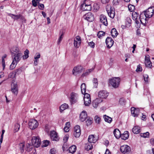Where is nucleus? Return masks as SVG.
I'll return each mask as SVG.
<instances>
[{
    "label": "nucleus",
    "instance_id": "nucleus-33",
    "mask_svg": "<svg viewBox=\"0 0 154 154\" xmlns=\"http://www.w3.org/2000/svg\"><path fill=\"white\" fill-rule=\"evenodd\" d=\"M82 93V94H84L86 92V85L84 83L82 84L81 86Z\"/></svg>",
    "mask_w": 154,
    "mask_h": 154
},
{
    "label": "nucleus",
    "instance_id": "nucleus-52",
    "mask_svg": "<svg viewBox=\"0 0 154 154\" xmlns=\"http://www.w3.org/2000/svg\"><path fill=\"white\" fill-rule=\"evenodd\" d=\"M22 69L21 68H20L18 69H15L14 70V72L16 74H20L22 72Z\"/></svg>",
    "mask_w": 154,
    "mask_h": 154
},
{
    "label": "nucleus",
    "instance_id": "nucleus-27",
    "mask_svg": "<svg viewBox=\"0 0 154 154\" xmlns=\"http://www.w3.org/2000/svg\"><path fill=\"white\" fill-rule=\"evenodd\" d=\"M69 106L67 104L64 103L60 107V111L61 112L67 109Z\"/></svg>",
    "mask_w": 154,
    "mask_h": 154
},
{
    "label": "nucleus",
    "instance_id": "nucleus-10",
    "mask_svg": "<svg viewBox=\"0 0 154 154\" xmlns=\"http://www.w3.org/2000/svg\"><path fill=\"white\" fill-rule=\"evenodd\" d=\"M121 152L124 154L129 153L131 151V149L127 145H124L121 146L120 148Z\"/></svg>",
    "mask_w": 154,
    "mask_h": 154
},
{
    "label": "nucleus",
    "instance_id": "nucleus-29",
    "mask_svg": "<svg viewBox=\"0 0 154 154\" xmlns=\"http://www.w3.org/2000/svg\"><path fill=\"white\" fill-rule=\"evenodd\" d=\"M84 104L86 106H88L91 103V98H84Z\"/></svg>",
    "mask_w": 154,
    "mask_h": 154
},
{
    "label": "nucleus",
    "instance_id": "nucleus-56",
    "mask_svg": "<svg viewBox=\"0 0 154 154\" xmlns=\"http://www.w3.org/2000/svg\"><path fill=\"white\" fill-rule=\"evenodd\" d=\"M56 150L54 148H52L50 150V153L51 154H55Z\"/></svg>",
    "mask_w": 154,
    "mask_h": 154
},
{
    "label": "nucleus",
    "instance_id": "nucleus-37",
    "mask_svg": "<svg viewBox=\"0 0 154 154\" xmlns=\"http://www.w3.org/2000/svg\"><path fill=\"white\" fill-rule=\"evenodd\" d=\"M29 51L28 49H26L24 51V55L23 56V58L24 59H26L29 56Z\"/></svg>",
    "mask_w": 154,
    "mask_h": 154
},
{
    "label": "nucleus",
    "instance_id": "nucleus-18",
    "mask_svg": "<svg viewBox=\"0 0 154 154\" xmlns=\"http://www.w3.org/2000/svg\"><path fill=\"white\" fill-rule=\"evenodd\" d=\"M98 139V137L97 135H89L88 138V140L90 143H95Z\"/></svg>",
    "mask_w": 154,
    "mask_h": 154
},
{
    "label": "nucleus",
    "instance_id": "nucleus-61",
    "mask_svg": "<svg viewBox=\"0 0 154 154\" xmlns=\"http://www.w3.org/2000/svg\"><path fill=\"white\" fill-rule=\"evenodd\" d=\"M38 7L40 9L42 10L44 8V5L42 4L39 3V5H38Z\"/></svg>",
    "mask_w": 154,
    "mask_h": 154
},
{
    "label": "nucleus",
    "instance_id": "nucleus-40",
    "mask_svg": "<svg viewBox=\"0 0 154 154\" xmlns=\"http://www.w3.org/2000/svg\"><path fill=\"white\" fill-rule=\"evenodd\" d=\"M92 119L91 118H88L87 120L86 121V125L87 126H89L91 125L92 123Z\"/></svg>",
    "mask_w": 154,
    "mask_h": 154
},
{
    "label": "nucleus",
    "instance_id": "nucleus-23",
    "mask_svg": "<svg viewBox=\"0 0 154 154\" xmlns=\"http://www.w3.org/2000/svg\"><path fill=\"white\" fill-rule=\"evenodd\" d=\"M140 131V128L138 126H134L132 129L133 132L135 134H139Z\"/></svg>",
    "mask_w": 154,
    "mask_h": 154
},
{
    "label": "nucleus",
    "instance_id": "nucleus-60",
    "mask_svg": "<svg viewBox=\"0 0 154 154\" xmlns=\"http://www.w3.org/2000/svg\"><path fill=\"white\" fill-rule=\"evenodd\" d=\"M126 136L125 137V135H124V136H121V138L122 140H125L127 139H128L129 138V135H126Z\"/></svg>",
    "mask_w": 154,
    "mask_h": 154
},
{
    "label": "nucleus",
    "instance_id": "nucleus-12",
    "mask_svg": "<svg viewBox=\"0 0 154 154\" xmlns=\"http://www.w3.org/2000/svg\"><path fill=\"white\" fill-rule=\"evenodd\" d=\"M83 18L89 22H92L94 20L93 14L91 12L85 14L83 17Z\"/></svg>",
    "mask_w": 154,
    "mask_h": 154
},
{
    "label": "nucleus",
    "instance_id": "nucleus-8",
    "mask_svg": "<svg viewBox=\"0 0 154 154\" xmlns=\"http://www.w3.org/2000/svg\"><path fill=\"white\" fill-rule=\"evenodd\" d=\"M83 67L81 66L78 65L74 68L72 70V74L75 76L81 72Z\"/></svg>",
    "mask_w": 154,
    "mask_h": 154
},
{
    "label": "nucleus",
    "instance_id": "nucleus-14",
    "mask_svg": "<svg viewBox=\"0 0 154 154\" xmlns=\"http://www.w3.org/2000/svg\"><path fill=\"white\" fill-rule=\"evenodd\" d=\"M108 95V93L105 90L100 91L98 92V96L100 98H106Z\"/></svg>",
    "mask_w": 154,
    "mask_h": 154
},
{
    "label": "nucleus",
    "instance_id": "nucleus-16",
    "mask_svg": "<svg viewBox=\"0 0 154 154\" xmlns=\"http://www.w3.org/2000/svg\"><path fill=\"white\" fill-rule=\"evenodd\" d=\"M131 112L132 116L134 117L137 116L140 112L139 109L135 108L134 107L131 108Z\"/></svg>",
    "mask_w": 154,
    "mask_h": 154
},
{
    "label": "nucleus",
    "instance_id": "nucleus-55",
    "mask_svg": "<svg viewBox=\"0 0 154 154\" xmlns=\"http://www.w3.org/2000/svg\"><path fill=\"white\" fill-rule=\"evenodd\" d=\"M142 68L141 66V65L140 64H139L137 66V68L136 69V71L137 72H141L142 71Z\"/></svg>",
    "mask_w": 154,
    "mask_h": 154
},
{
    "label": "nucleus",
    "instance_id": "nucleus-48",
    "mask_svg": "<svg viewBox=\"0 0 154 154\" xmlns=\"http://www.w3.org/2000/svg\"><path fill=\"white\" fill-rule=\"evenodd\" d=\"M113 134L114 135H120L121 133L119 129L116 128L113 131Z\"/></svg>",
    "mask_w": 154,
    "mask_h": 154
},
{
    "label": "nucleus",
    "instance_id": "nucleus-64",
    "mask_svg": "<svg viewBox=\"0 0 154 154\" xmlns=\"http://www.w3.org/2000/svg\"><path fill=\"white\" fill-rule=\"evenodd\" d=\"M69 138V137L66 136V137H64L63 138V140L64 143H66L67 142Z\"/></svg>",
    "mask_w": 154,
    "mask_h": 154
},
{
    "label": "nucleus",
    "instance_id": "nucleus-54",
    "mask_svg": "<svg viewBox=\"0 0 154 154\" xmlns=\"http://www.w3.org/2000/svg\"><path fill=\"white\" fill-rule=\"evenodd\" d=\"M40 57V54L39 53H37L35 55L34 57V59L36 60H38V59H39Z\"/></svg>",
    "mask_w": 154,
    "mask_h": 154
},
{
    "label": "nucleus",
    "instance_id": "nucleus-24",
    "mask_svg": "<svg viewBox=\"0 0 154 154\" xmlns=\"http://www.w3.org/2000/svg\"><path fill=\"white\" fill-rule=\"evenodd\" d=\"M77 134L78 135L81 134V130L80 127L78 125L75 126L74 128V134Z\"/></svg>",
    "mask_w": 154,
    "mask_h": 154
},
{
    "label": "nucleus",
    "instance_id": "nucleus-43",
    "mask_svg": "<svg viewBox=\"0 0 154 154\" xmlns=\"http://www.w3.org/2000/svg\"><path fill=\"white\" fill-rule=\"evenodd\" d=\"M6 56H3L2 57V65L3 67V70H4L5 66V60L4 59V58L6 57Z\"/></svg>",
    "mask_w": 154,
    "mask_h": 154
},
{
    "label": "nucleus",
    "instance_id": "nucleus-35",
    "mask_svg": "<svg viewBox=\"0 0 154 154\" xmlns=\"http://www.w3.org/2000/svg\"><path fill=\"white\" fill-rule=\"evenodd\" d=\"M26 148L25 149L28 152L30 151L33 148V146L32 144L28 143L26 145Z\"/></svg>",
    "mask_w": 154,
    "mask_h": 154
},
{
    "label": "nucleus",
    "instance_id": "nucleus-49",
    "mask_svg": "<svg viewBox=\"0 0 154 154\" xmlns=\"http://www.w3.org/2000/svg\"><path fill=\"white\" fill-rule=\"evenodd\" d=\"M50 141L48 140H44L42 144V146L43 147H46L48 146Z\"/></svg>",
    "mask_w": 154,
    "mask_h": 154
},
{
    "label": "nucleus",
    "instance_id": "nucleus-22",
    "mask_svg": "<svg viewBox=\"0 0 154 154\" xmlns=\"http://www.w3.org/2000/svg\"><path fill=\"white\" fill-rule=\"evenodd\" d=\"M102 100L100 99H96L94 100L92 102V106L95 108L98 106L99 104L102 101Z\"/></svg>",
    "mask_w": 154,
    "mask_h": 154
},
{
    "label": "nucleus",
    "instance_id": "nucleus-25",
    "mask_svg": "<svg viewBox=\"0 0 154 154\" xmlns=\"http://www.w3.org/2000/svg\"><path fill=\"white\" fill-rule=\"evenodd\" d=\"M103 117L106 122L110 123L112 122V118L106 115H104Z\"/></svg>",
    "mask_w": 154,
    "mask_h": 154
},
{
    "label": "nucleus",
    "instance_id": "nucleus-9",
    "mask_svg": "<svg viewBox=\"0 0 154 154\" xmlns=\"http://www.w3.org/2000/svg\"><path fill=\"white\" fill-rule=\"evenodd\" d=\"M12 83L11 84V91L16 95H17L18 91V85L16 82H13L12 80Z\"/></svg>",
    "mask_w": 154,
    "mask_h": 154
},
{
    "label": "nucleus",
    "instance_id": "nucleus-26",
    "mask_svg": "<svg viewBox=\"0 0 154 154\" xmlns=\"http://www.w3.org/2000/svg\"><path fill=\"white\" fill-rule=\"evenodd\" d=\"M76 146L75 145H73L69 147V152L73 154L76 151Z\"/></svg>",
    "mask_w": 154,
    "mask_h": 154
},
{
    "label": "nucleus",
    "instance_id": "nucleus-7",
    "mask_svg": "<svg viewBox=\"0 0 154 154\" xmlns=\"http://www.w3.org/2000/svg\"><path fill=\"white\" fill-rule=\"evenodd\" d=\"M78 95L74 92H72L69 97V100L71 104H74L77 101Z\"/></svg>",
    "mask_w": 154,
    "mask_h": 154
},
{
    "label": "nucleus",
    "instance_id": "nucleus-28",
    "mask_svg": "<svg viewBox=\"0 0 154 154\" xmlns=\"http://www.w3.org/2000/svg\"><path fill=\"white\" fill-rule=\"evenodd\" d=\"M94 68H91L87 70L85 72H84L82 75V76L84 77L88 75L94 70Z\"/></svg>",
    "mask_w": 154,
    "mask_h": 154
},
{
    "label": "nucleus",
    "instance_id": "nucleus-19",
    "mask_svg": "<svg viewBox=\"0 0 154 154\" xmlns=\"http://www.w3.org/2000/svg\"><path fill=\"white\" fill-rule=\"evenodd\" d=\"M100 20L101 23L106 26L108 25V22L106 16L103 15H101L100 16Z\"/></svg>",
    "mask_w": 154,
    "mask_h": 154
},
{
    "label": "nucleus",
    "instance_id": "nucleus-13",
    "mask_svg": "<svg viewBox=\"0 0 154 154\" xmlns=\"http://www.w3.org/2000/svg\"><path fill=\"white\" fill-rule=\"evenodd\" d=\"M106 43L107 48H110L113 45L114 41L111 38L107 37L106 40Z\"/></svg>",
    "mask_w": 154,
    "mask_h": 154
},
{
    "label": "nucleus",
    "instance_id": "nucleus-21",
    "mask_svg": "<svg viewBox=\"0 0 154 154\" xmlns=\"http://www.w3.org/2000/svg\"><path fill=\"white\" fill-rule=\"evenodd\" d=\"M132 17L133 19L135 21L136 23L137 24L139 23V21L137 20L138 17L139 16V14L138 12H134L132 13Z\"/></svg>",
    "mask_w": 154,
    "mask_h": 154
},
{
    "label": "nucleus",
    "instance_id": "nucleus-30",
    "mask_svg": "<svg viewBox=\"0 0 154 154\" xmlns=\"http://www.w3.org/2000/svg\"><path fill=\"white\" fill-rule=\"evenodd\" d=\"M93 148L92 145L91 143L86 144L85 146V149L87 151Z\"/></svg>",
    "mask_w": 154,
    "mask_h": 154
},
{
    "label": "nucleus",
    "instance_id": "nucleus-34",
    "mask_svg": "<svg viewBox=\"0 0 154 154\" xmlns=\"http://www.w3.org/2000/svg\"><path fill=\"white\" fill-rule=\"evenodd\" d=\"M50 138L51 140L56 141H58L60 139L58 135H50Z\"/></svg>",
    "mask_w": 154,
    "mask_h": 154
},
{
    "label": "nucleus",
    "instance_id": "nucleus-6",
    "mask_svg": "<svg viewBox=\"0 0 154 154\" xmlns=\"http://www.w3.org/2000/svg\"><path fill=\"white\" fill-rule=\"evenodd\" d=\"M154 13V7H152L149 8L146 11L143 13L145 14L146 17L148 18L151 17L153 14Z\"/></svg>",
    "mask_w": 154,
    "mask_h": 154
},
{
    "label": "nucleus",
    "instance_id": "nucleus-1",
    "mask_svg": "<svg viewBox=\"0 0 154 154\" xmlns=\"http://www.w3.org/2000/svg\"><path fill=\"white\" fill-rule=\"evenodd\" d=\"M13 60L18 63L21 60L22 54L17 47L13 48L11 50Z\"/></svg>",
    "mask_w": 154,
    "mask_h": 154
},
{
    "label": "nucleus",
    "instance_id": "nucleus-39",
    "mask_svg": "<svg viewBox=\"0 0 154 154\" xmlns=\"http://www.w3.org/2000/svg\"><path fill=\"white\" fill-rule=\"evenodd\" d=\"M17 63V62L13 60L10 66V69L11 70L14 69L16 67Z\"/></svg>",
    "mask_w": 154,
    "mask_h": 154
},
{
    "label": "nucleus",
    "instance_id": "nucleus-62",
    "mask_svg": "<svg viewBox=\"0 0 154 154\" xmlns=\"http://www.w3.org/2000/svg\"><path fill=\"white\" fill-rule=\"evenodd\" d=\"M32 5L34 7H36L37 6V3L35 0H32Z\"/></svg>",
    "mask_w": 154,
    "mask_h": 154
},
{
    "label": "nucleus",
    "instance_id": "nucleus-11",
    "mask_svg": "<svg viewBox=\"0 0 154 154\" xmlns=\"http://www.w3.org/2000/svg\"><path fill=\"white\" fill-rule=\"evenodd\" d=\"M145 14L143 13L140 14L139 17V19L141 23L144 26H146V23H147V20Z\"/></svg>",
    "mask_w": 154,
    "mask_h": 154
},
{
    "label": "nucleus",
    "instance_id": "nucleus-58",
    "mask_svg": "<svg viewBox=\"0 0 154 154\" xmlns=\"http://www.w3.org/2000/svg\"><path fill=\"white\" fill-rule=\"evenodd\" d=\"M88 45L92 48H94L95 46V44L93 42L88 43Z\"/></svg>",
    "mask_w": 154,
    "mask_h": 154
},
{
    "label": "nucleus",
    "instance_id": "nucleus-5",
    "mask_svg": "<svg viewBox=\"0 0 154 154\" xmlns=\"http://www.w3.org/2000/svg\"><path fill=\"white\" fill-rule=\"evenodd\" d=\"M28 124L30 128L33 130L38 127V123L35 119H31L29 120Z\"/></svg>",
    "mask_w": 154,
    "mask_h": 154
},
{
    "label": "nucleus",
    "instance_id": "nucleus-57",
    "mask_svg": "<svg viewBox=\"0 0 154 154\" xmlns=\"http://www.w3.org/2000/svg\"><path fill=\"white\" fill-rule=\"evenodd\" d=\"M63 37V34H62L60 36L58 40V44H59L60 43L61 41H62V38Z\"/></svg>",
    "mask_w": 154,
    "mask_h": 154
},
{
    "label": "nucleus",
    "instance_id": "nucleus-50",
    "mask_svg": "<svg viewBox=\"0 0 154 154\" xmlns=\"http://www.w3.org/2000/svg\"><path fill=\"white\" fill-rule=\"evenodd\" d=\"M16 74L14 72L10 73L8 75V78H15Z\"/></svg>",
    "mask_w": 154,
    "mask_h": 154
},
{
    "label": "nucleus",
    "instance_id": "nucleus-63",
    "mask_svg": "<svg viewBox=\"0 0 154 154\" xmlns=\"http://www.w3.org/2000/svg\"><path fill=\"white\" fill-rule=\"evenodd\" d=\"M120 0H113V3L114 5H117L119 2V1Z\"/></svg>",
    "mask_w": 154,
    "mask_h": 154
},
{
    "label": "nucleus",
    "instance_id": "nucleus-3",
    "mask_svg": "<svg viewBox=\"0 0 154 154\" xmlns=\"http://www.w3.org/2000/svg\"><path fill=\"white\" fill-rule=\"evenodd\" d=\"M109 16L112 18H113L115 16V9L110 5H107L106 8Z\"/></svg>",
    "mask_w": 154,
    "mask_h": 154
},
{
    "label": "nucleus",
    "instance_id": "nucleus-20",
    "mask_svg": "<svg viewBox=\"0 0 154 154\" xmlns=\"http://www.w3.org/2000/svg\"><path fill=\"white\" fill-rule=\"evenodd\" d=\"M87 117V115L85 111H83L80 115V119L82 122H84Z\"/></svg>",
    "mask_w": 154,
    "mask_h": 154
},
{
    "label": "nucleus",
    "instance_id": "nucleus-42",
    "mask_svg": "<svg viewBox=\"0 0 154 154\" xmlns=\"http://www.w3.org/2000/svg\"><path fill=\"white\" fill-rule=\"evenodd\" d=\"M105 32L103 31H100L98 32L97 35L98 38H100L105 35Z\"/></svg>",
    "mask_w": 154,
    "mask_h": 154
},
{
    "label": "nucleus",
    "instance_id": "nucleus-4",
    "mask_svg": "<svg viewBox=\"0 0 154 154\" xmlns=\"http://www.w3.org/2000/svg\"><path fill=\"white\" fill-rule=\"evenodd\" d=\"M31 142L32 145L35 147H39L41 145V140L38 136L32 137Z\"/></svg>",
    "mask_w": 154,
    "mask_h": 154
},
{
    "label": "nucleus",
    "instance_id": "nucleus-46",
    "mask_svg": "<svg viewBox=\"0 0 154 154\" xmlns=\"http://www.w3.org/2000/svg\"><path fill=\"white\" fill-rule=\"evenodd\" d=\"M20 15V14L16 15L11 14L10 15L12 18L14 19V20H17L19 19Z\"/></svg>",
    "mask_w": 154,
    "mask_h": 154
},
{
    "label": "nucleus",
    "instance_id": "nucleus-51",
    "mask_svg": "<svg viewBox=\"0 0 154 154\" xmlns=\"http://www.w3.org/2000/svg\"><path fill=\"white\" fill-rule=\"evenodd\" d=\"M129 10L131 12L132 11L135 9V7L133 5H128Z\"/></svg>",
    "mask_w": 154,
    "mask_h": 154
},
{
    "label": "nucleus",
    "instance_id": "nucleus-2",
    "mask_svg": "<svg viewBox=\"0 0 154 154\" xmlns=\"http://www.w3.org/2000/svg\"><path fill=\"white\" fill-rule=\"evenodd\" d=\"M110 84L114 88H118L120 84V79L119 77H114L109 80Z\"/></svg>",
    "mask_w": 154,
    "mask_h": 154
},
{
    "label": "nucleus",
    "instance_id": "nucleus-47",
    "mask_svg": "<svg viewBox=\"0 0 154 154\" xmlns=\"http://www.w3.org/2000/svg\"><path fill=\"white\" fill-rule=\"evenodd\" d=\"M20 127V125L18 123H16L14 127V131L15 132L17 131L19 129Z\"/></svg>",
    "mask_w": 154,
    "mask_h": 154
},
{
    "label": "nucleus",
    "instance_id": "nucleus-59",
    "mask_svg": "<svg viewBox=\"0 0 154 154\" xmlns=\"http://www.w3.org/2000/svg\"><path fill=\"white\" fill-rule=\"evenodd\" d=\"M148 75L147 74H145L143 75L144 80L145 82H148Z\"/></svg>",
    "mask_w": 154,
    "mask_h": 154
},
{
    "label": "nucleus",
    "instance_id": "nucleus-53",
    "mask_svg": "<svg viewBox=\"0 0 154 154\" xmlns=\"http://www.w3.org/2000/svg\"><path fill=\"white\" fill-rule=\"evenodd\" d=\"M95 120L96 123L99 124L100 122V118L98 116H96L95 117Z\"/></svg>",
    "mask_w": 154,
    "mask_h": 154
},
{
    "label": "nucleus",
    "instance_id": "nucleus-15",
    "mask_svg": "<svg viewBox=\"0 0 154 154\" xmlns=\"http://www.w3.org/2000/svg\"><path fill=\"white\" fill-rule=\"evenodd\" d=\"M81 41L80 37L77 36L74 39V44L75 47L78 48L81 43Z\"/></svg>",
    "mask_w": 154,
    "mask_h": 154
},
{
    "label": "nucleus",
    "instance_id": "nucleus-45",
    "mask_svg": "<svg viewBox=\"0 0 154 154\" xmlns=\"http://www.w3.org/2000/svg\"><path fill=\"white\" fill-rule=\"evenodd\" d=\"M145 64L146 66L151 68L152 66V63L150 60L145 61Z\"/></svg>",
    "mask_w": 154,
    "mask_h": 154
},
{
    "label": "nucleus",
    "instance_id": "nucleus-32",
    "mask_svg": "<svg viewBox=\"0 0 154 154\" xmlns=\"http://www.w3.org/2000/svg\"><path fill=\"white\" fill-rule=\"evenodd\" d=\"M66 126L64 128V132H68L69 130V128L70 126V123L69 122H66L65 124Z\"/></svg>",
    "mask_w": 154,
    "mask_h": 154
},
{
    "label": "nucleus",
    "instance_id": "nucleus-41",
    "mask_svg": "<svg viewBox=\"0 0 154 154\" xmlns=\"http://www.w3.org/2000/svg\"><path fill=\"white\" fill-rule=\"evenodd\" d=\"M20 149L21 153L23 152L24 149V144L23 143H21L19 144Z\"/></svg>",
    "mask_w": 154,
    "mask_h": 154
},
{
    "label": "nucleus",
    "instance_id": "nucleus-38",
    "mask_svg": "<svg viewBox=\"0 0 154 154\" xmlns=\"http://www.w3.org/2000/svg\"><path fill=\"white\" fill-rule=\"evenodd\" d=\"M93 85V87L94 88H97L98 83V80L96 78H94L92 80Z\"/></svg>",
    "mask_w": 154,
    "mask_h": 154
},
{
    "label": "nucleus",
    "instance_id": "nucleus-36",
    "mask_svg": "<svg viewBox=\"0 0 154 154\" xmlns=\"http://www.w3.org/2000/svg\"><path fill=\"white\" fill-rule=\"evenodd\" d=\"M50 128V125L48 124H46L45 126L44 129V131L46 132L47 134H48L49 133Z\"/></svg>",
    "mask_w": 154,
    "mask_h": 154
},
{
    "label": "nucleus",
    "instance_id": "nucleus-44",
    "mask_svg": "<svg viewBox=\"0 0 154 154\" xmlns=\"http://www.w3.org/2000/svg\"><path fill=\"white\" fill-rule=\"evenodd\" d=\"M131 23V20L130 18L129 17L127 18L125 21L126 24L128 26H130Z\"/></svg>",
    "mask_w": 154,
    "mask_h": 154
},
{
    "label": "nucleus",
    "instance_id": "nucleus-31",
    "mask_svg": "<svg viewBox=\"0 0 154 154\" xmlns=\"http://www.w3.org/2000/svg\"><path fill=\"white\" fill-rule=\"evenodd\" d=\"M111 32L112 36L113 38L116 37L118 34L116 29L115 28L112 29L111 30Z\"/></svg>",
    "mask_w": 154,
    "mask_h": 154
},
{
    "label": "nucleus",
    "instance_id": "nucleus-17",
    "mask_svg": "<svg viewBox=\"0 0 154 154\" xmlns=\"http://www.w3.org/2000/svg\"><path fill=\"white\" fill-rule=\"evenodd\" d=\"M82 10L83 11H90L91 9V6L90 4L88 5L86 2L84 3L81 5Z\"/></svg>",
    "mask_w": 154,
    "mask_h": 154
}]
</instances>
